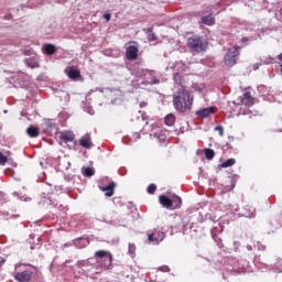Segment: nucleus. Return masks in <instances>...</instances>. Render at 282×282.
Returning <instances> with one entry per match:
<instances>
[{"mask_svg":"<svg viewBox=\"0 0 282 282\" xmlns=\"http://www.w3.org/2000/svg\"><path fill=\"white\" fill-rule=\"evenodd\" d=\"M6 162H8V156L3 155V153L0 152V165H6Z\"/></svg>","mask_w":282,"mask_h":282,"instance_id":"nucleus-33","label":"nucleus"},{"mask_svg":"<svg viewBox=\"0 0 282 282\" xmlns=\"http://www.w3.org/2000/svg\"><path fill=\"white\" fill-rule=\"evenodd\" d=\"M160 83H162V74L155 70L145 73V85H160Z\"/></svg>","mask_w":282,"mask_h":282,"instance_id":"nucleus-6","label":"nucleus"},{"mask_svg":"<svg viewBox=\"0 0 282 282\" xmlns=\"http://www.w3.org/2000/svg\"><path fill=\"white\" fill-rule=\"evenodd\" d=\"M151 138H154L159 142H166L169 138V131L164 129H158L152 134H150Z\"/></svg>","mask_w":282,"mask_h":282,"instance_id":"nucleus-12","label":"nucleus"},{"mask_svg":"<svg viewBox=\"0 0 282 282\" xmlns=\"http://www.w3.org/2000/svg\"><path fill=\"white\" fill-rule=\"evenodd\" d=\"M198 221H200V224H204V221H213V224H215V221H219V218L215 216V214L209 213L206 214L205 217H200Z\"/></svg>","mask_w":282,"mask_h":282,"instance_id":"nucleus-21","label":"nucleus"},{"mask_svg":"<svg viewBox=\"0 0 282 282\" xmlns=\"http://www.w3.org/2000/svg\"><path fill=\"white\" fill-rule=\"evenodd\" d=\"M173 80L176 84L177 89H180V87H184V85H182V83H184V78L180 73L174 74Z\"/></svg>","mask_w":282,"mask_h":282,"instance_id":"nucleus-27","label":"nucleus"},{"mask_svg":"<svg viewBox=\"0 0 282 282\" xmlns=\"http://www.w3.org/2000/svg\"><path fill=\"white\" fill-rule=\"evenodd\" d=\"M137 140H140V133H135Z\"/></svg>","mask_w":282,"mask_h":282,"instance_id":"nucleus-49","label":"nucleus"},{"mask_svg":"<svg viewBox=\"0 0 282 282\" xmlns=\"http://www.w3.org/2000/svg\"><path fill=\"white\" fill-rule=\"evenodd\" d=\"M128 250H129L130 254H134L135 253V245L129 243Z\"/></svg>","mask_w":282,"mask_h":282,"instance_id":"nucleus-36","label":"nucleus"},{"mask_svg":"<svg viewBox=\"0 0 282 282\" xmlns=\"http://www.w3.org/2000/svg\"><path fill=\"white\" fill-rule=\"evenodd\" d=\"M82 175H84V177H94L96 170L94 167H82Z\"/></svg>","mask_w":282,"mask_h":282,"instance_id":"nucleus-22","label":"nucleus"},{"mask_svg":"<svg viewBox=\"0 0 282 282\" xmlns=\"http://www.w3.org/2000/svg\"><path fill=\"white\" fill-rule=\"evenodd\" d=\"M210 234L212 237H215V235H217V227L212 228Z\"/></svg>","mask_w":282,"mask_h":282,"instance_id":"nucleus-44","label":"nucleus"},{"mask_svg":"<svg viewBox=\"0 0 282 282\" xmlns=\"http://www.w3.org/2000/svg\"><path fill=\"white\" fill-rule=\"evenodd\" d=\"M156 189L158 186H155V184H150L147 188V193H149V195H153V193H155Z\"/></svg>","mask_w":282,"mask_h":282,"instance_id":"nucleus-32","label":"nucleus"},{"mask_svg":"<svg viewBox=\"0 0 282 282\" xmlns=\"http://www.w3.org/2000/svg\"><path fill=\"white\" fill-rule=\"evenodd\" d=\"M21 202H30V198H25V197H20Z\"/></svg>","mask_w":282,"mask_h":282,"instance_id":"nucleus-45","label":"nucleus"},{"mask_svg":"<svg viewBox=\"0 0 282 282\" xmlns=\"http://www.w3.org/2000/svg\"><path fill=\"white\" fill-rule=\"evenodd\" d=\"M202 23H204V25H215V17H213V14L204 15Z\"/></svg>","mask_w":282,"mask_h":282,"instance_id":"nucleus-24","label":"nucleus"},{"mask_svg":"<svg viewBox=\"0 0 282 282\" xmlns=\"http://www.w3.org/2000/svg\"><path fill=\"white\" fill-rule=\"evenodd\" d=\"M24 64L31 69H36V67H39V57L36 55L32 57H26L24 58Z\"/></svg>","mask_w":282,"mask_h":282,"instance_id":"nucleus-14","label":"nucleus"},{"mask_svg":"<svg viewBox=\"0 0 282 282\" xmlns=\"http://www.w3.org/2000/svg\"><path fill=\"white\" fill-rule=\"evenodd\" d=\"M32 274H34L32 272V270L26 269V270H24L22 272L15 273L14 279L18 282H30V281H32Z\"/></svg>","mask_w":282,"mask_h":282,"instance_id":"nucleus-10","label":"nucleus"},{"mask_svg":"<svg viewBox=\"0 0 282 282\" xmlns=\"http://www.w3.org/2000/svg\"><path fill=\"white\" fill-rule=\"evenodd\" d=\"M242 102L245 105H248L249 107H252L253 102H252V95H250V91L245 90Z\"/></svg>","mask_w":282,"mask_h":282,"instance_id":"nucleus-25","label":"nucleus"},{"mask_svg":"<svg viewBox=\"0 0 282 282\" xmlns=\"http://www.w3.org/2000/svg\"><path fill=\"white\" fill-rule=\"evenodd\" d=\"M242 30H246L247 32H252L254 30V24L249 23V22H245L242 24Z\"/></svg>","mask_w":282,"mask_h":282,"instance_id":"nucleus-31","label":"nucleus"},{"mask_svg":"<svg viewBox=\"0 0 282 282\" xmlns=\"http://www.w3.org/2000/svg\"><path fill=\"white\" fill-rule=\"evenodd\" d=\"M241 44H242V47H246V45H248V37H243L241 40Z\"/></svg>","mask_w":282,"mask_h":282,"instance_id":"nucleus-43","label":"nucleus"},{"mask_svg":"<svg viewBox=\"0 0 282 282\" xmlns=\"http://www.w3.org/2000/svg\"><path fill=\"white\" fill-rule=\"evenodd\" d=\"M84 111L88 112L89 116H94V113H95L94 108H91V107H85Z\"/></svg>","mask_w":282,"mask_h":282,"instance_id":"nucleus-39","label":"nucleus"},{"mask_svg":"<svg viewBox=\"0 0 282 282\" xmlns=\"http://www.w3.org/2000/svg\"><path fill=\"white\" fill-rule=\"evenodd\" d=\"M75 248H79V249H83V248H87V246H89V240H87V238H76L74 241H73Z\"/></svg>","mask_w":282,"mask_h":282,"instance_id":"nucleus-16","label":"nucleus"},{"mask_svg":"<svg viewBox=\"0 0 282 282\" xmlns=\"http://www.w3.org/2000/svg\"><path fill=\"white\" fill-rule=\"evenodd\" d=\"M237 56H239V46H234L229 48L227 54L225 55V64L228 67L237 65Z\"/></svg>","mask_w":282,"mask_h":282,"instance_id":"nucleus-5","label":"nucleus"},{"mask_svg":"<svg viewBox=\"0 0 282 282\" xmlns=\"http://www.w3.org/2000/svg\"><path fill=\"white\" fill-rule=\"evenodd\" d=\"M104 19H105L106 21H111V13H105V14H104Z\"/></svg>","mask_w":282,"mask_h":282,"instance_id":"nucleus-42","label":"nucleus"},{"mask_svg":"<svg viewBox=\"0 0 282 282\" xmlns=\"http://www.w3.org/2000/svg\"><path fill=\"white\" fill-rule=\"evenodd\" d=\"M26 133L30 138H39V128L30 126L26 129Z\"/></svg>","mask_w":282,"mask_h":282,"instance_id":"nucleus-26","label":"nucleus"},{"mask_svg":"<svg viewBox=\"0 0 282 282\" xmlns=\"http://www.w3.org/2000/svg\"><path fill=\"white\" fill-rule=\"evenodd\" d=\"M278 272H282V270H279Z\"/></svg>","mask_w":282,"mask_h":282,"instance_id":"nucleus-53","label":"nucleus"},{"mask_svg":"<svg viewBox=\"0 0 282 282\" xmlns=\"http://www.w3.org/2000/svg\"><path fill=\"white\" fill-rule=\"evenodd\" d=\"M147 72H149L148 69L144 68H137L134 70H132V76H135V78H143V80H147Z\"/></svg>","mask_w":282,"mask_h":282,"instance_id":"nucleus-20","label":"nucleus"},{"mask_svg":"<svg viewBox=\"0 0 282 282\" xmlns=\"http://www.w3.org/2000/svg\"><path fill=\"white\" fill-rule=\"evenodd\" d=\"M44 124H45L46 129H52V127H54V122H52V120H50V119H45Z\"/></svg>","mask_w":282,"mask_h":282,"instance_id":"nucleus-35","label":"nucleus"},{"mask_svg":"<svg viewBox=\"0 0 282 282\" xmlns=\"http://www.w3.org/2000/svg\"><path fill=\"white\" fill-rule=\"evenodd\" d=\"M174 67L178 72H184V63H182V62H177Z\"/></svg>","mask_w":282,"mask_h":282,"instance_id":"nucleus-34","label":"nucleus"},{"mask_svg":"<svg viewBox=\"0 0 282 282\" xmlns=\"http://www.w3.org/2000/svg\"><path fill=\"white\" fill-rule=\"evenodd\" d=\"M236 162L237 161L235 159H228L227 161L223 162L220 166L221 169H228L230 166H235Z\"/></svg>","mask_w":282,"mask_h":282,"instance_id":"nucleus-29","label":"nucleus"},{"mask_svg":"<svg viewBox=\"0 0 282 282\" xmlns=\"http://www.w3.org/2000/svg\"><path fill=\"white\" fill-rule=\"evenodd\" d=\"M59 138L64 142H74L75 135H74V132L72 131H64V132H61Z\"/></svg>","mask_w":282,"mask_h":282,"instance_id":"nucleus-19","label":"nucleus"},{"mask_svg":"<svg viewBox=\"0 0 282 282\" xmlns=\"http://www.w3.org/2000/svg\"><path fill=\"white\" fill-rule=\"evenodd\" d=\"M220 230H224V228L220 226Z\"/></svg>","mask_w":282,"mask_h":282,"instance_id":"nucleus-52","label":"nucleus"},{"mask_svg":"<svg viewBox=\"0 0 282 282\" xmlns=\"http://www.w3.org/2000/svg\"><path fill=\"white\" fill-rule=\"evenodd\" d=\"M97 90L102 93V89H101V88H97Z\"/></svg>","mask_w":282,"mask_h":282,"instance_id":"nucleus-51","label":"nucleus"},{"mask_svg":"<svg viewBox=\"0 0 282 282\" xmlns=\"http://www.w3.org/2000/svg\"><path fill=\"white\" fill-rule=\"evenodd\" d=\"M9 78H11L15 85H20V87H22L23 83L28 80V74L23 72H17V73H12Z\"/></svg>","mask_w":282,"mask_h":282,"instance_id":"nucleus-11","label":"nucleus"},{"mask_svg":"<svg viewBox=\"0 0 282 282\" xmlns=\"http://www.w3.org/2000/svg\"><path fill=\"white\" fill-rule=\"evenodd\" d=\"M112 262L113 256L111 252L99 250L95 252V258L78 261L75 274L77 273L79 276L83 274H85V276H95V274H100V270H111Z\"/></svg>","mask_w":282,"mask_h":282,"instance_id":"nucleus-1","label":"nucleus"},{"mask_svg":"<svg viewBox=\"0 0 282 282\" xmlns=\"http://www.w3.org/2000/svg\"><path fill=\"white\" fill-rule=\"evenodd\" d=\"M64 74H66L69 80H74V83H83V75H80V70L72 66H67L64 69Z\"/></svg>","mask_w":282,"mask_h":282,"instance_id":"nucleus-7","label":"nucleus"},{"mask_svg":"<svg viewBox=\"0 0 282 282\" xmlns=\"http://www.w3.org/2000/svg\"><path fill=\"white\" fill-rule=\"evenodd\" d=\"M187 47L192 54H202L206 52L208 42L202 36L194 35L187 39Z\"/></svg>","mask_w":282,"mask_h":282,"instance_id":"nucleus-3","label":"nucleus"},{"mask_svg":"<svg viewBox=\"0 0 282 282\" xmlns=\"http://www.w3.org/2000/svg\"><path fill=\"white\" fill-rule=\"evenodd\" d=\"M247 249H248L249 251H251V250H252V247H251V246H248Z\"/></svg>","mask_w":282,"mask_h":282,"instance_id":"nucleus-50","label":"nucleus"},{"mask_svg":"<svg viewBox=\"0 0 282 282\" xmlns=\"http://www.w3.org/2000/svg\"><path fill=\"white\" fill-rule=\"evenodd\" d=\"M215 131H218L219 135H220V137H224V127L217 126V127L215 128Z\"/></svg>","mask_w":282,"mask_h":282,"instance_id":"nucleus-37","label":"nucleus"},{"mask_svg":"<svg viewBox=\"0 0 282 282\" xmlns=\"http://www.w3.org/2000/svg\"><path fill=\"white\" fill-rule=\"evenodd\" d=\"M42 51L47 56H52V55L56 54V46L54 44H45L42 47Z\"/></svg>","mask_w":282,"mask_h":282,"instance_id":"nucleus-18","label":"nucleus"},{"mask_svg":"<svg viewBox=\"0 0 282 282\" xmlns=\"http://www.w3.org/2000/svg\"><path fill=\"white\" fill-rule=\"evenodd\" d=\"M140 50L138 48V44L129 45L126 47V58L128 61H138V53Z\"/></svg>","mask_w":282,"mask_h":282,"instance_id":"nucleus-8","label":"nucleus"},{"mask_svg":"<svg viewBox=\"0 0 282 282\" xmlns=\"http://www.w3.org/2000/svg\"><path fill=\"white\" fill-rule=\"evenodd\" d=\"M99 188L102 191V193H105L106 197H113L116 184L113 182H110L106 186L99 185Z\"/></svg>","mask_w":282,"mask_h":282,"instance_id":"nucleus-13","label":"nucleus"},{"mask_svg":"<svg viewBox=\"0 0 282 282\" xmlns=\"http://www.w3.org/2000/svg\"><path fill=\"white\" fill-rule=\"evenodd\" d=\"M148 41H155V33H148Z\"/></svg>","mask_w":282,"mask_h":282,"instance_id":"nucleus-40","label":"nucleus"},{"mask_svg":"<svg viewBox=\"0 0 282 282\" xmlns=\"http://www.w3.org/2000/svg\"><path fill=\"white\" fill-rule=\"evenodd\" d=\"M196 116L198 118H208V116H213V107H207V108L197 110Z\"/></svg>","mask_w":282,"mask_h":282,"instance_id":"nucleus-15","label":"nucleus"},{"mask_svg":"<svg viewBox=\"0 0 282 282\" xmlns=\"http://www.w3.org/2000/svg\"><path fill=\"white\" fill-rule=\"evenodd\" d=\"M164 122L167 127H173L175 124V116L173 113L167 115Z\"/></svg>","mask_w":282,"mask_h":282,"instance_id":"nucleus-28","label":"nucleus"},{"mask_svg":"<svg viewBox=\"0 0 282 282\" xmlns=\"http://www.w3.org/2000/svg\"><path fill=\"white\" fill-rule=\"evenodd\" d=\"M163 272H169V267H162L161 269Z\"/></svg>","mask_w":282,"mask_h":282,"instance_id":"nucleus-47","label":"nucleus"},{"mask_svg":"<svg viewBox=\"0 0 282 282\" xmlns=\"http://www.w3.org/2000/svg\"><path fill=\"white\" fill-rule=\"evenodd\" d=\"M159 202L163 208H167L169 210H175L176 208H182V198L178 196H174L173 199L169 198V196L161 195L159 197Z\"/></svg>","mask_w":282,"mask_h":282,"instance_id":"nucleus-4","label":"nucleus"},{"mask_svg":"<svg viewBox=\"0 0 282 282\" xmlns=\"http://www.w3.org/2000/svg\"><path fill=\"white\" fill-rule=\"evenodd\" d=\"M273 61H274V58L269 57V58L262 61V63H264V65H270V63H272Z\"/></svg>","mask_w":282,"mask_h":282,"instance_id":"nucleus-41","label":"nucleus"},{"mask_svg":"<svg viewBox=\"0 0 282 282\" xmlns=\"http://www.w3.org/2000/svg\"><path fill=\"white\" fill-rule=\"evenodd\" d=\"M79 144L83 149H91V137H89V134H85L80 138Z\"/></svg>","mask_w":282,"mask_h":282,"instance_id":"nucleus-17","label":"nucleus"},{"mask_svg":"<svg viewBox=\"0 0 282 282\" xmlns=\"http://www.w3.org/2000/svg\"><path fill=\"white\" fill-rule=\"evenodd\" d=\"M164 237H166V234H164V231H155L148 235V241L150 243H153L154 246H158L160 241H164Z\"/></svg>","mask_w":282,"mask_h":282,"instance_id":"nucleus-9","label":"nucleus"},{"mask_svg":"<svg viewBox=\"0 0 282 282\" xmlns=\"http://www.w3.org/2000/svg\"><path fill=\"white\" fill-rule=\"evenodd\" d=\"M205 158L206 160H213L215 158V150L213 149H205Z\"/></svg>","mask_w":282,"mask_h":282,"instance_id":"nucleus-30","label":"nucleus"},{"mask_svg":"<svg viewBox=\"0 0 282 282\" xmlns=\"http://www.w3.org/2000/svg\"><path fill=\"white\" fill-rule=\"evenodd\" d=\"M3 263H6V259L0 258V268H1V265H3Z\"/></svg>","mask_w":282,"mask_h":282,"instance_id":"nucleus-46","label":"nucleus"},{"mask_svg":"<svg viewBox=\"0 0 282 282\" xmlns=\"http://www.w3.org/2000/svg\"><path fill=\"white\" fill-rule=\"evenodd\" d=\"M140 107H141V108H142V107H147V102H145V101L141 102V104H140Z\"/></svg>","mask_w":282,"mask_h":282,"instance_id":"nucleus-48","label":"nucleus"},{"mask_svg":"<svg viewBox=\"0 0 282 282\" xmlns=\"http://www.w3.org/2000/svg\"><path fill=\"white\" fill-rule=\"evenodd\" d=\"M195 96L192 90H188L186 86H180L173 94V105L176 111H191Z\"/></svg>","mask_w":282,"mask_h":282,"instance_id":"nucleus-2","label":"nucleus"},{"mask_svg":"<svg viewBox=\"0 0 282 282\" xmlns=\"http://www.w3.org/2000/svg\"><path fill=\"white\" fill-rule=\"evenodd\" d=\"M242 215H243V217H248L249 219H252V217H254V215H256L254 208H252L250 206H246L242 210Z\"/></svg>","mask_w":282,"mask_h":282,"instance_id":"nucleus-23","label":"nucleus"},{"mask_svg":"<svg viewBox=\"0 0 282 282\" xmlns=\"http://www.w3.org/2000/svg\"><path fill=\"white\" fill-rule=\"evenodd\" d=\"M254 248H257L258 250H261V251L265 250V246L262 245L261 242H257V245H254Z\"/></svg>","mask_w":282,"mask_h":282,"instance_id":"nucleus-38","label":"nucleus"}]
</instances>
